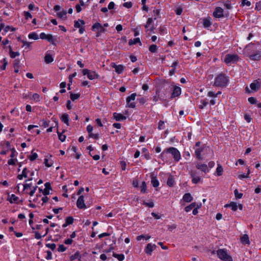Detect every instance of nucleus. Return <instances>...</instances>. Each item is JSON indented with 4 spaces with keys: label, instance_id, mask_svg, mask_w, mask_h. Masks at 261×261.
Masks as SVG:
<instances>
[{
    "label": "nucleus",
    "instance_id": "obj_54",
    "mask_svg": "<svg viewBox=\"0 0 261 261\" xmlns=\"http://www.w3.org/2000/svg\"><path fill=\"white\" fill-rule=\"evenodd\" d=\"M48 41L53 43L54 42V37L53 36L50 34H48L46 36V38L45 39Z\"/></svg>",
    "mask_w": 261,
    "mask_h": 261
},
{
    "label": "nucleus",
    "instance_id": "obj_62",
    "mask_svg": "<svg viewBox=\"0 0 261 261\" xmlns=\"http://www.w3.org/2000/svg\"><path fill=\"white\" fill-rule=\"evenodd\" d=\"M139 102L141 104H144L147 101V99L144 97H141L138 99Z\"/></svg>",
    "mask_w": 261,
    "mask_h": 261
},
{
    "label": "nucleus",
    "instance_id": "obj_9",
    "mask_svg": "<svg viewBox=\"0 0 261 261\" xmlns=\"http://www.w3.org/2000/svg\"><path fill=\"white\" fill-rule=\"evenodd\" d=\"M136 96V93H134L132 94L130 96H128L126 98L127 105L128 107L132 108H134L135 107L136 105L135 102H132V101H134L135 99Z\"/></svg>",
    "mask_w": 261,
    "mask_h": 261
},
{
    "label": "nucleus",
    "instance_id": "obj_32",
    "mask_svg": "<svg viewBox=\"0 0 261 261\" xmlns=\"http://www.w3.org/2000/svg\"><path fill=\"white\" fill-rule=\"evenodd\" d=\"M223 171V169L222 167L220 165L218 164L217 168L216 169V172L218 176H220L222 174Z\"/></svg>",
    "mask_w": 261,
    "mask_h": 261
},
{
    "label": "nucleus",
    "instance_id": "obj_26",
    "mask_svg": "<svg viewBox=\"0 0 261 261\" xmlns=\"http://www.w3.org/2000/svg\"><path fill=\"white\" fill-rule=\"evenodd\" d=\"M27 174H28L27 169L26 168H24L23 169L22 173L21 174H19L17 176V178L21 180L23 178V177H27Z\"/></svg>",
    "mask_w": 261,
    "mask_h": 261
},
{
    "label": "nucleus",
    "instance_id": "obj_52",
    "mask_svg": "<svg viewBox=\"0 0 261 261\" xmlns=\"http://www.w3.org/2000/svg\"><path fill=\"white\" fill-rule=\"evenodd\" d=\"M241 5L242 6H244L245 5H246L247 6L249 7L251 5V3L249 1H248V0H242Z\"/></svg>",
    "mask_w": 261,
    "mask_h": 261
},
{
    "label": "nucleus",
    "instance_id": "obj_29",
    "mask_svg": "<svg viewBox=\"0 0 261 261\" xmlns=\"http://www.w3.org/2000/svg\"><path fill=\"white\" fill-rule=\"evenodd\" d=\"M113 255L114 257L117 258L119 261H122L124 259V255L123 254H117L113 252Z\"/></svg>",
    "mask_w": 261,
    "mask_h": 261
},
{
    "label": "nucleus",
    "instance_id": "obj_64",
    "mask_svg": "<svg viewBox=\"0 0 261 261\" xmlns=\"http://www.w3.org/2000/svg\"><path fill=\"white\" fill-rule=\"evenodd\" d=\"M244 119L248 122H250L251 120V118L250 117V115H247V114H245L244 115Z\"/></svg>",
    "mask_w": 261,
    "mask_h": 261
},
{
    "label": "nucleus",
    "instance_id": "obj_10",
    "mask_svg": "<svg viewBox=\"0 0 261 261\" xmlns=\"http://www.w3.org/2000/svg\"><path fill=\"white\" fill-rule=\"evenodd\" d=\"M225 207H230L233 211H236L238 209V207H239L240 210L243 209V205L242 204H240L238 205L237 203L234 202H231L229 204H226L225 205Z\"/></svg>",
    "mask_w": 261,
    "mask_h": 261
},
{
    "label": "nucleus",
    "instance_id": "obj_20",
    "mask_svg": "<svg viewBox=\"0 0 261 261\" xmlns=\"http://www.w3.org/2000/svg\"><path fill=\"white\" fill-rule=\"evenodd\" d=\"M174 177L171 175H169L167 181V184L169 187H172L174 185Z\"/></svg>",
    "mask_w": 261,
    "mask_h": 261
},
{
    "label": "nucleus",
    "instance_id": "obj_4",
    "mask_svg": "<svg viewBox=\"0 0 261 261\" xmlns=\"http://www.w3.org/2000/svg\"><path fill=\"white\" fill-rule=\"evenodd\" d=\"M240 60L237 54H228L225 55L223 61L226 64H231L237 63Z\"/></svg>",
    "mask_w": 261,
    "mask_h": 261
},
{
    "label": "nucleus",
    "instance_id": "obj_45",
    "mask_svg": "<svg viewBox=\"0 0 261 261\" xmlns=\"http://www.w3.org/2000/svg\"><path fill=\"white\" fill-rule=\"evenodd\" d=\"M32 99L36 101H39L40 100V95L37 93H34L32 96Z\"/></svg>",
    "mask_w": 261,
    "mask_h": 261
},
{
    "label": "nucleus",
    "instance_id": "obj_24",
    "mask_svg": "<svg viewBox=\"0 0 261 261\" xmlns=\"http://www.w3.org/2000/svg\"><path fill=\"white\" fill-rule=\"evenodd\" d=\"M241 240L242 243L243 244H246L248 245L250 244L249 237L247 234H244L241 238Z\"/></svg>",
    "mask_w": 261,
    "mask_h": 261
},
{
    "label": "nucleus",
    "instance_id": "obj_60",
    "mask_svg": "<svg viewBox=\"0 0 261 261\" xmlns=\"http://www.w3.org/2000/svg\"><path fill=\"white\" fill-rule=\"evenodd\" d=\"M47 256H46V259L47 260H50L52 259V253L50 251H47Z\"/></svg>",
    "mask_w": 261,
    "mask_h": 261
},
{
    "label": "nucleus",
    "instance_id": "obj_8",
    "mask_svg": "<svg viewBox=\"0 0 261 261\" xmlns=\"http://www.w3.org/2000/svg\"><path fill=\"white\" fill-rule=\"evenodd\" d=\"M76 206L80 209H86L89 206H87L84 201V197L83 195H81L77 199L76 201Z\"/></svg>",
    "mask_w": 261,
    "mask_h": 261
},
{
    "label": "nucleus",
    "instance_id": "obj_18",
    "mask_svg": "<svg viewBox=\"0 0 261 261\" xmlns=\"http://www.w3.org/2000/svg\"><path fill=\"white\" fill-rule=\"evenodd\" d=\"M250 87L252 91L256 92L260 87V84L257 81H255L254 82L250 84Z\"/></svg>",
    "mask_w": 261,
    "mask_h": 261
},
{
    "label": "nucleus",
    "instance_id": "obj_44",
    "mask_svg": "<svg viewBox=\"0 0 261 261\" xmlns=\"http://www.w3.org/2000/svg\"><path fill=\"white\" fill-rule=\"evenodd\" d=\"M153 12L154 13V15H153L154 16V19L155 20L159 16V15H160V10H159V9L154 10Z\"/></svg>",
    "mask_w": 261,
    "mask_h": 261
},
{
    "label": "nucleus",
    "instance_id": "obj_30",
    "mask_svg": "<svg viewBox=\"0 0 261 261\" xmlns=\"http://www.w3.org/2000/svg\"><path fill=\"white\" fill-rule=\"evenodd\" d=\"M9 48H10V56L11 58H14L16 56H18L20 55L18 51H12V47L11 46H9Z\"/></svg>",
    "mask_w": 261,
    "mask_h": 261
},
{
    "label": "nucleus",
    "instance_id": "obj_36",
    "mask_svg": "<svg viewBox=\"0 0 261 261\" xmlns=\"http://www.w3.org/2000/svg\"><path fill=\"white\" fill-rule=\"evenodd\" d=\"M140 189H141V192L142 193H145L146 192L147 186H146V184L145 181L142 182V183L140 186Z\"/></svg>",
    "mask_w": 261,
    "mask_h": 261
},
{
    "label": "nucleus",
    "instance_id": "obj_2",
    "mask_svg": "<svg viewBox=\"0 0 261 261\" xmlns=\"http://www.w3.org/2000/svg\"><path fill=\"white\" fill-rule=\"evenodd\" d=\"M229 80L227 76L223 73L219 74L215 79L214 85L217 87H226Z\"/></svg>",
    "mask_w": 261,
    "mask_h": 261
},
{
    "label": "nucleus",
    "instance_id": "obj_39",
    "mask_svg": "<svg viewBox=\"0 0 261 261\" xmlns=\"http://www.w3.org/2000/svg\"><path fill=\"white\" fill-rule=\"evenodd\" d=\"M157 49L158 47L155 44L151 45L149 47V50L151 53H156Z\"/></svg>",
    "mask_w": 261,
    "mask_h": 261
},
{
    "label": "nucleus",
    "instance_id": "obj_40",
    "mask_svg": "<svg viewBox=\"0 0 261 261\" xmlns=\"http://www.w3.org/2000/svg\"><path fill=\"white\" fill-rule=\"evenodd\" d=\"M235 197L237 198L240 199L243 196V194L241 193H239L237 189H236L234 191Z\"/></svg>",
    "mask_w": 261,
    "mask_h": 261
},
{
    "label": "nucleus",
    "instance_id": "obj_42",
    "mask_svg": "<svg viewBox=\"0 0 261 261\" xmlns=\"http://www.w3.org/2000/svg\"><path fill=\"white\" fill-rule=\"evenodd\" d=\"M58 135L59 139L61 141L64 142L65 140V139H66L65 135H62L61 133H60L59 132H58Z\"/></svg>",
    "mask_w": 261,
    "mask_h": 261
},
{
    "label": "nucleus",
    "instance_id": "obj_19",
    "mask_svg": "<svg viewBox=\"0 0 261 261\" xmlns=\"http://www.w3.org/2000/svg\"><path fill=\"white\" fill-rule=\"evenodd\" d=\"M182 199L186 202H190L193 200V197L190 193H186L184 195Z\"/></svg>",
    "mask_w": 261,
    "mask_h": 261
},
{
    "label": "nucleus",
    "instance_id": "obj_53",
    "mask_svg": "<svg viewBox=\"0 0 261 261\" xmlns=\"http://www.w3.org/2000/svg\"><path fill=\"white\" fill-rule=\"evenodd\" d=\"M3 63V65L1 67V69L2 70H5L6 69V66L8 64L7 63V61L6 60V59L5 58V59H3V61H2Z\"/></svg>",
    "mask_w": 261,
    "mask_h": 261
},
{
    "label": "nucleus",
    "instance_id": "obj_11",
    "mask_svg": "<svg viewBox=\"0 0 261 261\" xmlns=\"http://www.w3.org/2000/svg\"><path fill=\"white\" fill-rule=\"evenodd\" d=\"M213 15L216 18H221L223 16V10L221 7H217L214 12H213Z\"/></svg>",
    "mask_w": 261,
    "mask_h": 261
},
{
    "label": "nucleus",
    "instance_id": "obj_13",
    "mask_svg": "<svg viewBox=\"0 0 261 261\" xmlns=\"http://www.w3.org/2000/svg\"><path fill=\"white\" fill-rule=\"evenodd\" d=\"M156 248L155 244H148L145 249V251L147 254L151 255V252Z\"/></svg>",
    "mask_w": 261,
    "mask_h": 261
},
{
    "label": "nucleus",
    "instance_id": "obj_38",
    "mask_svg": "<svg viewBox=\"0 0 261 261\" xmlns=\"http://www.w3.org/2000/svg\"><path fill=\"white\" fill-rule=\"evenodd\" d=\"M80 94H74L72 93H71L70 95V98L72 101L77 99L80 97Z\"/></svg>",
    "mask_w": 261,
    "mask_h": 261
},
{
    "label": "nucleus",
    "instance_id": "obj_46",
    "mask_svg": "<svg viewBox=\"0 0 261 261\" xmlns=\"http://www.w3.org/2000/svg\"><path fill=\"white\" fill-rule=\"evenodd\" d=\"M42 122L41 125L44 127H47L49 126V121H46L44 119L41 120Z\"/></svg>",
    "mask_w": 261,
    "mask_h": 261
},
{
    "label": "nucleus",
    "instance_id": "obj_63",
    "mask_svg": "<svg viewBox=\"0 0 261 261\" xmlns=\"http://www.w3.org/2000/svg\"><path fill=\"white\" fill-rule=\"evenodd\" d=\"M92 130H93V126L92 125H88L87 126V130L88 133H89V134L92 133Z\"/></svg>",
    "mask_w": 261,
    "mask_h": 261
},
{
    "label": "nucleus",
    "instance_id": "obj_51",
    "mask_svg": "<svg viewBox=\"0 0 261 261\" xmlns=\"http://www.w3.org/2000/svg\"><path fill=\"white\" fill-rule=\"evenodd\" d=\"M38 157V154L36 153H32V154L30 156L29 159L31 161H34Z\"/></svg>",
    "mask_w": 261,
    "mask_h": 261
},
{
    "label": "nucleus",
    "instance_id": "obj_59",
    "mask_svg": "<svg viewBox=\"0 0 261 261\" xmlns=\"http://www.w3.org/2000/svg\"><path fill=\"white\" fill-rule=\"evenodd\" d=\"M123 6L127 8H130L132 7V3L131 2H126L123 4Z\"/></svg>",
    "mask_w": 261,
    "mask_h": 261
},
{
    "label": "nucleus",
    "instance_id": "obj_27",
    "mask_svg": "<svg viewBox=\"0 0 261 261\" xmlns=\"http://www.w3.org/2000/svg\"><path fill=\"white\" fill-rule=\"evenodd\" d=\"M84 24H85V22H84V20L79 19L77 21H74V26L75 28H80L81 27H82V25H84Z\"/></svg>",
    "mask_w": 261,
    "mask_h": 261
},
{
    "label": "nucleus",
    "instance_id": "obj_14",
    "mask_svg": "<svg viewBox=\"0 0 261 261\" xmlns=\"http://www.w3.org/2000/svg\"><path fill=\"white\" fill-rule=\"evenodd\" d=\"M111 66L113 68H115V71L118 74L121 73L125 68L122 65H117L114 63H112Z\"/></svg>",
    "mask_w": 261,
    "mask_h": 261
},
{
    "label": "nucleus",
    "instance_id": "obj_23",
    "mask_svg": "<svg viewBox=\"0 0 261 261\" xmlns=\"http://www.w3.org/2000/svg\"><path fill=\"white\" fill-rule=\"evenodd\" d=\"M137 43H139L140 45H142V43L139 38H136L134 39H130L128 42V44L132 45L133 44H136Z\"/></svg>",
    "mask_w": 261,
    "mask_h": 261
},
{
    "label": "nucleus",
    "instance_id": "obj_55",
    "mask_svg": "<svg viewBox=\"0 0 261 261\" xmlns=\"http://www.w3.org/2000/svg\"><path fill=\"white\" fill-rule=\"evenodd\" d=\"M201 205V204H197L196 207H195L192 212L193 215H196L198 213V208H200Z\"/></svg>",
    "mask_w": 261,
    "mask_h": 261
},
{
    "label": "nucleus",
    "instance_id": "obj_57",
    "mask_svg": "<svg viewBox=\"0 0 261 261\" xmlns=\"http://www.w3.org/2000/svg\"><path fill=\"white\" fill-rule=\"evenodd\" d=\"M248 101L251 104H254L256 102V99L254 97H251L248 98Z\"/></svg>",
    "mask_w": 261,
    "mask_h": 261
},
{
    "label": "nucleus",
    "instance_id": "obj_1",
    "mask_svg": "<svg viewBox=\"0 0 261 261\" xmlns=\"http://www.w3.org/2000/svg\"><path fill=\"white\" fill-rule=\"evenodd\" d=\"M168 153L171 154L176 162L179 161L181 159L179 151L174 147H169L164 150L161 154V158L163 160L166 159Z\"/></svg>",
    "mask_w": 261,
    "mask_h": 261
},
{
    "label": "nucleus",
    "instance_id": "obj_47",
    "mask_svg": "<svg viewBox=\"0 0 261 261\" xmlns=\"http://www.w3.org/2000/svg\"><path fill=\"white\" fill-rule=\"evenodd\" d=\"M46 246L51 249L52 250H54L56 249V245L54 243H51V244H46Z\"/></svg>",
    "mask_w": 261,
    "mask_h": 261
},
{
    "label": "nucleus",
    "instance_id": "obj_6",
    "mask_svg": "<svg viewBox=\"0 0 261 261\" xmlns=\"http://www.w3.org/2000/svg\"><path fill=\"white\" fill-rule=\"evenodd\" d=\"M84 75H87L88 78L90 80H93L98 78L99 75L95 71H90L87 69H84L82 71Z\"/></svg>",
    "mask_w": 261,
    "mask_h": 261
},
{
    "label": "nucleus",
    "instance_id": "obj_3",
    "mask_svg": "<svg viewBox=\"0 0 261 261\" xmlns=\"http://www.w3.org/2000/svg\"><path fill=\"white\" fill-rule=\"evenodd\" d=\"M218 257L223 261H232V257L225 249H219L216 251Z\"/></svg>",
    "mask_w": 261,
    "mask_h": 261
},
{
    "label": "nucleus",
    "instance_id": "obj_43",
    "mask_svg": "<svg viewBox=\"0 0 261 261\" xmlns=\"http://www.w3.org/2000/svg\"><path fill=\"white\" fill-rule=\"evenodd\" d=\"M150 238V236H144V235H140L137 237V240L138 241H140L142 239H145L146 240H149Z\"/></svg>",
    "mask_w": 261,
    "mask_h": 261
},
{
    "label": "nucleus",
    "instance_id": "obj_22",
    "mask_svg": "<svg viewBox=\"0 0 261 261\" xmlns=\"http://www.w3.org/2000/svg\"><path fill=\"white\" fill-rule=\"evenodd\" d=\"M54 61V58H53V57L48 54H46L45 57H44V61L47 64H49L51 62H53Z\"/></svg>",
    "mask_w": 261,
    "mask_h": 261
},
{
    "label": "nucleus",
    "instance_id": "obj_41",
    "mask_svg": "<svg viewBox=\"0 0 261 261\" xmlns=\"http://www.w3.org/2000/svg\"><path fill=\"white\" fill-rule=\"evenodd\" d=\"M260 55L258 54H252L249 56V57L252 60H258L260 58Z\"/></svg>",
    "mask_w": 261,
    "mask_h": 261
},
{
    "label": "nucleus",
    "instance_id": "obj_49",
    "mask_svg": "<svg viewBox=\"0 0 261 261\" xmlns=\"http://www.w3.org/2000/svg\"><path fill=\"white\" fill-rule=\"evenodd\" d=\"M66 222L67 223V224H71L73 222V219L71 217H68L66 219Z\"/></svg>",
    "mask_w": 261,
    "mask_h": 261
},
{
    "label": "nucleus",
    "instance_id": "obj_15",
    "mask_svg": "<svg viewBox=\"0 0 261 261\" xmlns=\"http://www.w3.org/2000/svg\"><path fill=\"white\" fill-rule=\"evenodd\" d=\"M181 94V89L177 86H175L174 87L173 91L172 93L171 98H173L175 97H177L179 96Z\"/></svg>",
    "mask_w": 261,
    "mask_h": 261
},
{
    "label": "nucleus",
    "instance_id": "obj_25",
    "mask_svg": "<svg viewBox=\"0 0 261 261\" xmlns=\"http://www.w3.org/2000/svg\"><path fill=\"white\" fill-rule=\"evenodd\" d=\"M156 94L159 98L160 100L161 101H164L166 99V97L165 96V94L163 92H161L159 90H156Z\"/></svg>",
    "mask_w": 261,
    "mask_h": 261
},
{
    "label": "nucleus",
    "instance_id": "obj_7",
    "mask_svg": "<svg viewBox=\"0 0 261 261\" xmlns=\"http://www.w3.org/2000/svg\"><path fill=\"white\" fill-rule=\"evenodd\" d=\"M98 29V31L96 35L97 37H99L101 33H104L106 31V30L102 27V25L99 23H95L92 27V30L94 31L95 29Z\"/></svg>",
    "mask_w": 261,
    "mask_h": 261
},
{
    "label": "nucleus",
    "instance_id": "obj_28",
    "mask_svg": "<svg viewBox=\"0 0 261 261\" xmlns=\"http://www.w3.org/2000/svg\"><path fill=\"white\" fill-rule=\"evenodd\" d=\"M66 11L65 10H63L61 12H58L57 15L59 18L65 19L66 18Z\"/></svg>",
    "mask_w": 261,
    "mask_h": 261
},
{
    "label": "nucleus",
    "instance_id": "obj_37",
    "mask_svg": "<svg viewBox=\"0 0 261 261\" xmlns=\"http://www.w3.org/2000/svg\"><path fill=\"white\" fill-rule=\"evenodd\" d=\"M202 151V148H197L195 150V154H196L197 158L198 159H201L200 154H201V153Z\"/></svg>",
    "mask_w": 261,
    "mask_h": 261
},
{
    "label": "nucleus",
    "instance_id": "obj_21",
    "mask_svg": "<svg viewBox=\"0 0 261 261\" xmlns=\"http://www.w3.org/2000/svg\"><path fill=\"white\" fill-rule=\"evenodd\" d=\"M61 120L67 125H69V117L68 114H63L61 117Z\"/></svg>",
    "mask_w": 261,
    "mask_h": 261
},
{
    "label": "nucleus",
    "instance_id": "obj_58",
    "mask_svg": "<svg viewBox=\"0 0 261 261\" xmlns=\"http://www.w3.org/2000/svg\"><path fill=\"white\" fill-rule=\"evenodd\" d=\"M164 121H162V120H160L159 122V125H158V128L159 129H164Z\"/></svg>",
    "mask_w": 261,
    "mask_h": 261
},
{
    "label": "nucleus",
    "instance_id": "obj_31",
    "mask_svg": "<svg viewBox=\"0 0 261 261\" xmlns=\"http://www.w3.org/2000/svg\"><path fill=\"white\" fill-rule=\"evenodd\" d=\"M196 203L195 202H193L191 204H190L189 205L186 206L185 208V210L186 212H190L191 210H192L194 207H195L196 206H197Z\"/></svg>",
    "mask_w": 261,
    "mask_h": 261
},
{
    "label": "nucleus",
    "instance_id": "obj_35",
    "mask_svg": "<svg viewBox=\"0 0 261 261\" xmlns=\"http://www.w3.org/2000/svg\"><path fill=\"white\" fill-rule=\"evenodd\" d=\"M28 37L29 39L34 40H37L39 38L37 34H36V33H32L29 34Z\"/></svg>",
    "mask_w": 261,
    "mask_h": 261
},
{
    "label": "nucleus",
    "instance_id": "obj_56",
    "mask_svg": "<svg viewBox=\"0 0 261 261\" xmlns=\"http://www.w3.org/2000/svg\"><path fill=\"white\" fill-rule=\"evenodd\" d=\"M66 248L62 244L60 245L58 247V251L60 252H64L66 250Z\"/></svg>",
    "mask_w": 261,
    "mask_h": 261
},
{
    "label": "nucleus",
    "instance_id": "obj_61",
    "mask_svg": "<svg viewBox=\"0 0 261 261\" xmlns=\"http://www.w3.org/2000/svg\"><path fill=\"white\" fill-rule=\"evenodd\" d=\"M176 228V225H175V224H173L172 225H168V229L170 231H172Z\"/></svg>",
    "mask_w": 261,
    "mask_h": 261
},
{
    "label": "nucleus",
    "instance_id": "obj_16",
    "mask_svg": "<svg viewBox=\"0 0 261 261\" xmlns=\"http://www.w3.org/2000/svg\"><path fill=\"white\" fill-rule=\"evenodd\" d=\"M113 117L116 121H121L125 120L126 119V117L125 116H124L121 114L117 113H114Z\"/></svg>",
    "mask_w": 261,
    "mask_h": 261
},
{
    "label": "nucleus",
    "instance_id": "obj_33",
    "mask_svg": "<svg viewBox=\"0 0 261 261\" xmlns=\"http://www.w3.org/2000/svg\"><path fill=\"white\" fill-rule=\"evenodd\" d=\"M18 197L16 196L14 194H12L9 198V201L10 203L17 202Z\"/></svg>",
    "mask_w": 261,
    "mask_h": 261
},
{
    "label": "nucleus",
    "instance_id": "obj_12",
    "mask_svg": "<svg viewBox=\"0 0 261 261\" xmlns=\"http://www.w3.org/2000/svg\"><path fill=\"white\" fill-rule=\"evenodd\" d=\"M196 167L197 168V169L200 170L201 171L204 172V173H207L208 172V167L207 165L205 164L197 163L196 165Z\"/></svg>",
    "mask_w": 261,
    "mask_h": 261
},
{
    "label": "nucleus",
    "instance_id": "obj_34",
    "mask_svg": "<svg viewBox=\"0 0 261 261\" xmlns=\"http://www.w3.org/2000/svg\"><path fill=\"white\" fill-rule=\"evenodd\" d=\"M151 184L154 187H157L159 185V181L155 177H152Z\"/></svg>",
    "mask_w": 261,
    "mask_h": 261
},
{
    "label": "nucleus",
    "instance_id": "obj_48",
    "mask_svg": "<svg viewBox=\"0 0 261 261\" xmlns=\"http://www.w3.org/2000/svg\"><path fill=\"white\" fill-rule=\"evenodd\" d=\"M44 164L47 167H50L52 166V165H53L52 162H51V161L49 162V160L47 159H44Z\"/></svg>",
    "mask_w": 261,
    "mask_h": 261
},
{
    "label": "nucleus",
    "instance_id": "obj_50",
    "mask_svg": "<svg viewBox=\"0 0 261 261\" xmlns=\"http://www.w3.org/2000/svg\"><path fill=\"white\" fill-rule=\"evenodd\" d=\"M23 15L25 17V18L26 19H28L31 18L32 17L31 14L30 12H27V11H24L23 12Z\"/></svg>",
    "mask_w": 261,
    "mask_h": 261
},
{
    "label": "nucleus",
    "instance_id": "obj_5",
    "mask_svg": "<svg viewBox=\"0 0 261 261\" xmlns=\"http://www.w3.org/2000/svg\"><path fill=\"white\" fill-rule=\"evenodd\" d=\"M190 175L192 177V181L194 184H198L201 182V177L199 173L195 170H191Z\"/></svg>",
    "mask_w": 261,
    "mask_h": 261
},
{
    "label": "nucleus",
    "instance_id": "obj_17",
    "mask_svg": "<svg viewBox=\"0 0 261 261\" xmlns=\"http://www.w3.org/2000/svg\"><path fill=\"white\" fill-rule=\"evenodd\" d=\"M212 22L210 17L204 18L203 19V25L204 28H207L211 26Z\"/></svg>",
    "mask_w": 261,
    "mask_h": 261
}]
</instances>
